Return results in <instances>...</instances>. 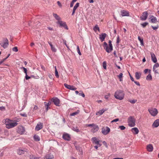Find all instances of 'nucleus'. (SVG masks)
<instances>
[{
  "label": "nucleus",
  "instance_id": "f257e3e1",
  "mask_svg": "<svg viewBox=\"0 0 159 159\" xmlns=\"http://www.w3.org/2000/svg\"><path fill=\"white\" fill-rule=\"evenodd\" d=\"M124 96L125 93L123 90L119 89L115 92L114 96L117 99L122 100L124 99Z\"/></svg>",
  "mask_w": 159,
  "mask_h": 159
},
{
  "label": "nucleus",
  "instance_id": "f03ea898",
  "mask_svg": "<svg viewBox=\"0 0 159 159\" xmlns=\"http://www.w3.org/2000/svg\"><path fill=\"white\" fill-rule=\"evenodd\" d=\"M108 43L109 47H108L107 43L106 42L103 43V47L107 52L110 53L113 50V46L111 43V41L110 40L109 41Z\"/></svg>",
  "mask_w": 159,
  "mask_h": 159
},
{
  "label": "nucleus",
  "instance_id": "7ed1b4c3",
  "mask_svg": "<svg viewBox=\"0 0 159 159\" xmlns=\"http://www.w3.org/2000/svg\"><path fill=\"white\" fill-rule=\"evenodd\" d=\"M128 123L129 126L132 127L134 126L135 125V120L133 116H129L128 120Z\"/></svg>",
  "mask_w": 159,
  "mask_h": 159
},
{
  "label": "nucleus",
  "instance_id": "20e7f679",
  "mask_svg": "<svg viewBox=\"0 0 159 159\" xmlns=\"http://www.w3.org/2000/svg\"><path fill=\"white\" fill-rule=\"evenodd\" d=\"M148 111L151 115L153 116H156L158 113L157 110L156 108L152 107L148 109Z\"/></svg>",
  "mask_w": 159,
  "mask_h": 159
},
{
  "label": "nucleus",
  "instance_id": "39448f33",
  "mask_svg": "<svg viewBox=\"0 0 159 159\" xmlns=\"http://www.w3.org/2000/svg\"><path fill=\"white\" fill-rule=\"evenodd\" d=\"M57 23V24H59L60 25V27H63L66 30L68 29V27L66 24V23L65 22L60 20L58 21Z\"/></svg>",
  "mask_w": 159,
  "mask_h": 159
},
{
  "label": "nucleus",
  "instance_id": "423d86ee",
  "mask_svg": "<svg viewBox=\"0 0 159 159\" xmlns=\"http://www.w3.org/2000/svg\"><path fill=\"white\" fill-rule=\"evenodd\" d=\"M3 44L1 45V46L4 48H6L9 45V42L7 39L6 38H4L3 39Z\"/></svg>",
  "mask_w": 159,
  "mask_h": 159
},
{
  "label": "nucleus",
  "instance_id": "0eeeda50",
  "mask_svg": "<svg viewBox=\"0 0 159 159\" xmlns=\"http://www.w3.org/2000/svg\"><path fill=\"white\" fill-rule=\"evenodd\" d=\"M17 124V121L13 122L11 121L10 123L7 124L6 128L7 129H10L16 126Z\"/></svg>",
  "mask_w": 159,
  "mask_h": 159
},
{
  "label": "nucleus",
  "instance_id": "6e6552de",
  "mask_svg": "<svg viewBox=\"0 0 159 159\" xmlns=\"http://www.w3.org/2000/svg\"><path fill=\"white\" fill-rule=\"evenodd\" d=\"M110 131V129L107 126L105 128H102V133L104 135L108 134Z\"/></svg>",
  "mask_w": 159,
  "mask_h": 159
},
{
  "label": "nucleus",
  "instance_id": "1a4fd4ad",
  "mask_svg": "<svg viewBox=\"0 0 159 159\" xmlns=\"http://www.w3.org/2000/svg\"><path fill=\"white\" fill-rule=\"evenodd\" d=\"M148 15L147 11H145L143 12L142 14V16L140 17V20H146L148 17Z\"/></svg>",
  "mask_w": 159,
  "mask_h": 159
},
{
  "label": "nucleus",
  "instance_id": "9d476101",
  "mask_svg": "<svg viewBox=\"0 0 159 159\" xmlns=\"http://www.w3.org/2000/svg\"><path fill=\"white\" fill-rule=\"evenodd\" d=\"M64 86L68 89L73 90H75L76 89V88L73 85H68L66 84H64Z\"/></svg>",
  "mask_w": 159,
  "mask_h": 159
},
{
  "label": "nucleus",
  "instance_id": "9b49d317",
  "mask_svg": "<svg viewBox=\"0 0 159 159\" xmlns=\"http://www.w3.org/2000/svg\"><path fill=\"white\" fill-rule=\"evenodd\" d=\"M62 138L64 140L67 141H69L70 139V135L67 133L64 134L62 136Z\"/></svg>",
  "mask_w": 159,
  "mask_h": 159
},
{
  "label": "nucleus",
  "instance_id": "f8f14e48",
  "mask_svg": "<svg viewBox=\"0 0 159 159\" xmlns=\"http://www.w3.org/2000/svg\"><path fill=\"white\" fill-rule=\"evenodd\" d=\"M52 100L54 104L56 106H59L60 100L58 98H53Z\"/></svg>",
  "mask_w": 159,
  "mask_h": 159
},
{
  "label": "nucleus",
  "instance_id": "ddd939ff",
  "mask_svg": "<svg viewBox=\"0 0 159 159\" xmlns=\"http://www.w3.org/2000/svg\"><path fill=\"white\" fill-rule=\"evenodd\" d=\"M150 54L152 60L154 63H156L157 61V60L155 54L152 52H151Z\"/></svg>",
  "mask_w": 159,
  "mask_h": 159
},
{
  "label": "nucleus",
  "instance_id": "4468645a",
  "mask_svg": "<svg viewBox=\"0 0 159 159\" xmlns=\"http://www.w3.org/2000/svg\"><path fill=\"white\" fill-rule=\"evenodd\" d=\"M107 34L105 33H102L99 35V38L101 42H103L105 38L106 37Z\"/></svg>",
  "mask_w": 159,
  "mask_h": 159
},
{
  "label": "nucleus",
  "instance_id": "2eb2a0df",
  "mask_svg": "<svg viewBox=\"0 0 159 159\" xmlns=\"http://www.w3.org/2000/svg\"><path fill=\"white\" fill-rule=\"evenodd\" d=\"M99 129V127L98 125H94L91 129V131L93 133H95L97 132Z\"/></svg>",
  "mask_w": 159,
  "mask_h": 159
},
{
  "label": "nucleus",
  "instance_id": "dca6fc26",
  "mask_svg": "<svg viewBox=\"0 0 159 159\" xmlns=\"http://www.w3.org/2000/svg\"><path fill=\"white\" fill-rule=\"evenodd\" d=\"M92 140L93 141V143L97 144L99 147H100L101 146V145L99 143V140H98L96 137H94L92 138Z\"/></svg>",
  "mask_w": 159,
  "mask_h": 159
},
{
  "label": "nucleus",
  "instance_id": "f3484780",
  "mask_svg": "<svg viewBox=\"0 0 159 159\" xmlns=\"http://www.w3.org/2000/svg\"><path fill=\"white\" fill-rule=\"evenodd\" d=\"M121 13L122 16H129V12L127 11L122 10L121 11Z\"/></svg>",
  "mask_w": 159,
  "mask_h": 159
},
{
  "label": "nucleus",
  "instance_id": "a211bd4d",
  "mask_svg": "<svg viewBox=\"0 0 159 159\" xmlns=\"http://www.w3.org/2000/svg\"><path fill=\"white\" fill-rule=\"evenodd\" d=\"M149 19H150L151 22L153 23H156L157 22V19L156 17L153 16H150Z\"/></svg>",
  "mask_w": 159,
  "mask_h": 159
},
{
  "label": "nucleus",
  "instance_id": "6ab92c4d",
  "mask_svg": "<svg viewBox=\"0 0 159 159\" xmlns=\"http://www.w3.org/2000/svg\"><path fill=\"white\" fill-rule=\"evenodd\" d=\"M43 125L42 123L38 124L35 127V129L36 131H39L41 129L43 128Z\"/></svg>",
  "mask_w": 159,
  "mask_h": 159
},
{
  "label": "nucleus",
  "instance_id": "aec40b11",
  "mask_svg": "<svg viewBox=\"0 0 159 159\" xmlns=\"http://www.w3.org/2000/svg\"><path fill=\"white\" fill-rule=\"evenodd\" d=\"M159 126V119H157L156 120L153 124H152V126L153 127L156 128L158 127Z\"/></svg>",
  "mask_w": 159,
  "mask_h": 159
},
{
  "label": "nucleus",
  "instance_id": "412c9836",
  "mask_svg": "<svg viewBox=\"0 0 159 159\" xmlns=\"http://www.w3.org/2000/svg\"><path fill=\"white\" fill-rule=\"evenodd\" d=\"M142 73L141 72H136L135 73V77L138 80L140 79Z\"/></svg>",
  "mask_w": 159,
  "mask_h": 159
},
{
  "label": "nucleus",
  "instance_id": "4be33fe9",
  "mask_svg": "<svg viewBox=\"0 0 159 159\" xmlns=\"http://www.w3.org/2000/svg\"><path fill=\"white\" fill-rule=\"evenodd\" d=\"M131 130L133 133L135 134H138L139 132L138 129L136 127L132 128Z\"/></svg>",
  "mask_w": 159,
  "mask_h": 159
},
{
  "label": "nucleus",
  "instance_id": "5701e85b",
  "mask_svg": "<svg viewBox=\"0 0 159 159\" xmlns=\"http://www.w3.org/2000/svg\"><path fill=\"white\" fill-rule=\"evenodd\" d=\"M153 147L152 144H149L147 146V149L149 152H151L153 151Z\"/></svg>",
  "mask_w": 159,
  "mask_h": 159
},
{
  "label": "nucleus",
  "instance_id": "b1692460",
  "mask_svg": "<svg viewBox=\"0 0 159 159\" xmlns=\"http://www.w3.org/2000/svg\"><path fill=\"white\" fill-rule=\"evenodd\" d=\"M106 111V109H103L97 111L96 113V115L97 116H100L102 115L103 113Z\"/></svg>",
  "mask_w": 159,
  "mask_h": 159
},
{
  "label": "nucleus",
  "instance_id": "393cba45",
  "mask_svg": "<svg viewBox=\"0 0 159 159\" xmlns=\"http://www.w3.org/2000/svg\"><path fill=\"white\" fill-rule=\"evenodd\" d=\"M53 156L51 154L46 155L45 157V159H53Z\"/></svg>",
  "mask_w": 159,
  "mask_h": 159
},
{
  "label": "nucleus",
  "instance_id": "a878e982",
  "mask_svg": "<svg viewBox=\"0 0 159 159\" xmlns=\"http://www.w3.org/2000/svg\"><path fill=\"white\" fill-rule=\"evenodd\" d=\"M48 43L51 47L52 51L53 52H56L57 51V49L53 46L51 42H48Z\"/></svg>",
  "mask_w": 159,
  "mask_h": 159
},
{
  "label": "nucleus",
  "instance_id": "bb28decb",
  "mask_svg": "<svg viewBox=\"0 0 159 159\" xmlns=\"http://www.w3.org/2000/svg\"><path fill=\"white\" fill-rule=\"evenodd\" d=\"M19 133L21 134H23L25 131V128L23 127H21V128H19L18 130Z\"/></svg>",
  "mask_w": 159,
  "mask_h": 159
},
{
  "label": "nucleus",
  "instance_id": "cd10ccee",
  "mask_svg": "<svg viewBox=\"0 0 159 159\" xmlns=\"http://www.w3.org/2000/svg\"><path fill=\"white\" fill-rule=\"evenodd\" d=\"M25 151L24 150H23L20 149H19L17 150V152L18 154L19 155H21L24 154Z\"/></svg>",
  "mask_w": 159,
  "mask_h": 159
},
{
  "label": "nucleus",
  "instance_id": "c85d7f7f",
  "mask_svg": "<svg viewBox=\"0 0 159 159\" xmlns=\"http://www.w3.org/2000/svg\"><path fill=\"white\" fill-rule=\"evenodd\" d=\"M34 139L35 141H39L40 140V137L38 135L35 134L34 136Z\"/></svg>",
  "mask_w": 159,
  "mask_h": 159
},
{
  "label": "nucleus",
  "instance_id": "c756f323",
  "mask_svg": "<svg viewBox=\"0 0 159 159\" xmlns=\"http://www.w3.org/2000/svg\"><path fill=\"white\" fill-rule=\"evenodd\" d=\"M138 39L140 41L141 45L144 46V43L143 38L140 37L139 36L138 37Z\"/></svg>",
  "mask_w": 159,
  "mask_h": 159
},
{
  "label": "nucleus",
  "instance_id": "7c9ffc66",
  "mask_svg": "<svg viewBox=\"0 0 159 159\" xmlns=\"http://www.w3.org/2000/svg\"><path fill=\"white\" fill-rule=\"evenodd\" d=\"M53 16L57 20L60 21L61 20L60 17L57 14L53 13Z\"/></svg>",
  "mask_w": 159,
  "mask_h": 159
},
{
  "label": "nucleus",
  "instance_id": "2f4dec72",
  "mask_svg": "<svg viewBox=\"0 0 159 159\" xmlns=\"http://www.w3.org/2000/svg\"><path fill=\"white\" fill-rule=\"evenodd\" d=\"M146 79L147 80H151L152 79V77L150 73H149L146 77Z\"/></svg>",
  "mask_w": 159,
  "mask_h": 159
},
{
  "label": "nucleus",
  "instance_id": "473e14b6",
  "mask_svg": "<svg viewBox=\"0 0 159 159\" xmlns=\"http://www.w3.org/2000/svg\"><path fill=\"white\" fill-rule=\"evenodd\" d=\"M71 129L77 132H78L80 131L79 129L77 127H72L71 128Z\"/></svg>",
  "mask_w": 159,
  "mask_h": 159
},
{
  "label": "nucleus",
  "instance_id": "72a5a7b5",
  "mask_svg": "<svg viewBox=\"0 0 159 159\" xmlns=\"http://www.w3.org/2000/svg\"><path fill=\"white\" fill-rule=\"evenodd\" d=\"M93 29L95 32L97 31V30H98V31H99V28L98 27L97 25H96L94 26V27L93 28Z\"/></svg>",
  "mask_w": 159,
  "mask_h": 159
},
{
  "label": "nucleus",
  "instance_id": "f704fd0d",
  "mask_svg": "<svg viewBox=\"0 0 159 159\" xmlns=\"http://www.w3.org/2000/svg\"><path fill=\"white\" fill-rule=\"evenodd\" d=\"M118 78L120 79V81H121L123 80V74L122 73H120L119 75H118Z\"/></svg>",
  "mask_w": 159,
  "mask_h": 159
},
{
  "label": "nucleus",
  "instance_id": "c9c22d12",
  "mask_svg": "<svg viewBox=\"0 0 159 159\" xmlns=\"http://www.w3.org/2000/svg\"><path fill=\"white\" fill-rule=\"evenodd\" d=\"M79 112L80 111L79 110H77L76 111L70 114V116H75L78 114L79 113Z\"/></svg>",
  "mask_w": 159,
  "mask_h": 159
},
{
  "label": "nucleus",
  "instance_id": "e433bc0d",
  "mask_svg": "<svg viewBox=\"0 0 159 159\" xmlns=\"http://www.w3.org/2000/svg\"><path fill=\"white\" fill-rule=\"evenodd\" d=\"M55 75L57 78L59 77V75H58V72L57 70L56 66H55Z\"/></svg>",
  "mask_w": 159,
  "mask_h": 159
},
{
  "label": "nucleus",
  "instance_id": "4c0bfd02",
  "mask_svg": "<svg viewBox=\"0 0 159 159\" xmlns=\"http://www.w3.org/2000/svg\"><path fill=\"white\" fill-rule=\"evenodd\" d=\"M158 67H159V64L158 63H156V64H155L153 66V70H154L155 69H156V68Z\"/></svg>",
  "mask_w": 159,
  "mask_h": 159
},
{
  "label": "nucleus",
  "instance_id": "58836bf2",
  "mask_svg": "<svg viewBox=\"0 0 159 159\" xmlns=\"http://www.w3.org/2000/svg\"><path fill=\"white\" fill-rule=\"evenodd\" d=\"M44 103L46 107V111H47L48 110L49 107V103L48 102V103H47L46 102H45Z\"/></svg>",
  "mask_w": 159,
  "mask_h": 159
},
{
  "label": "nucleus",
  "instance_id": "ea45409f",
  "mask_svg": "<svg viewBox=\"0 0 159 159\" xmlns=\"http://www.w3.org/2000/svg\"><path fill=\"white\" fill-rule=\"evenodd\" d=\"M79 2H77L74 7L73 10H75V11L77 8L79 7Z\"/></svg>",
  "mask_w": 159,
  "mask_h": 159
},
{
  "label": "nucleus",
  "instance_id": "a19ab883",
  "mask_svg": "<svg viewBox=\"0 0 159 159\" xmlns=\"http://www.w3.org/2000/svg\"><path fill=\"white\" fill-rule=\"evenodd\" d=\"M103 67L105 70L107 69V63L106 61H104L102 63Z\"/></svg>",
  "mask_w": 159,
  "mask_h": 159
},
{
  "label": "nucleus",
  "instance_id": "79ce46f5",
  "mask_svg": "<svg viewBox=\"0 0 159 159\" xmlns=\"http://www.w3.org/2000/svg\"><path fill=\"white\" fill-rule=\"evenodd\" d=\"M12 121V120H10L9 119H6L5 120V123L6 125H7V124H8L10 123Z\"/></svg>",
  "mask_w": 159,
  "mask_h": 159
},
{
  "label": "nucleus",
  "instance_id": "37998d69",
  "mask_svg": "<svg viewBox=\"0 0 159 159\" xmlns=\"http://www.w3.org/2000/svg\"><path fill=\"white\" fill-rule=\"evenodd\" d=\"M148 23L147 22H145L141 24V25L143 28H145L147 25H148Z\"/></svg>",
  "mask_w": 159,
  "mask_h": 159
},
{
  "label": "nucleus",
  "instance_id": "c03bdc74",
  "mask_svg": "<svg viewBox=\"0 0 159 159\" xmlns=\"http://www.w3.org/2000/svg\"><path fill=\"white\" fill-rule=\"evenodd\" d=\"M21 69H23L24 72L25 73V75L27 74V69L23 67H20Z\"/></svg>",
  "mask_w": 159,
  "mask_h": 159
},
{
  "label": "nucleus",
  "instance_id": "a18cd8bd",
  "mask_svg": "<svg viewBox=\"0 0 159 159\" xmlns=\"http://www.w3.org/2000/svg\"><path fill=\"white\" fill-rule=\"evenodd\" d=\"M129 102L132 104H134L137 102V100L134 99L133 100H130L129 101Z\"/></svg>",
  "mask_w": 159,
  "mask_h": 159
},
{
  "label": "nucleus",
  "instance_id": "49530a36",
  "mask_svg": "<svg viewBox=\"0 0 159 159\" xmlns=\"http://www.w3.org/2000/svg\"><path fill=\"white\" fill-rule=\"evenodd\" d=\"M77 52H78V53L79 54V55H81V53L80 52V48H79L78 46H77Z\"/></svg>",
  "mask_w": 159,
  "mask_h": 159
},
{
  "label": "nucleus",
  "instance_id": "de8ad7c7",
  "mask_svg": "<svg viewBox=\"0 0 159 159\" xmlns=\"http://www.w3.org/2000/svg\"><path fill=\"white\" fill-rule=\"evenodd\" d=\"M12 50L15 52H17L18 51V49L16 47H15L12 48Z\"/></svg>",
  "mask_w": 159,
  "mask_h": 159
},
{
  "label": "nucleus",
  "instance_id": "09e8293b",
  "mask_svg": "<svg viewBox=\"0 0 159 159\" xmlns=\"http://www.w3.org/2000/svg\"><path fill=\"white\" fill-rule=\"evenodd\" d=\"M148 71H149V73H151V70L148 69H145L144 70V72L145 74H146Z\"/></svg>",
  "mask_w": 159,
  "mask_h": 159
},
{
  "label": "nucleus",
  "instance_id": "8fccbe9b",
  "mask_svg": "<svg viewBox=\"0 0 159 159\" xmlns=\"http://www.w3.org/2000/svg\"><path fill=\"white\" fill-rule=\"evenodd\" d=\"M110 96V93H108L107 95H106L105 96L104 98L106 99H108Z\"/></svg>",
  "mask_w": 159,
  "mask_h": 159
},
{
  "label": "nucleus",
  "instance_id": "3c124183",
  "mask_svg": "<svg viewBox=\"0 0 159 159\" xmlns=\"http://www.w3.org/2000/svg\"><path fill=\"white\" fill-rule=\"evenodd\" d=\"M151 27L154 30H157L159 27V26L158 25H157L156 26H151Z\"/></svg>",
  "mask_w": 159,
  "mask_h": 159
},
{
  "label": "nucleus",
  "instance_id": "603ef678",
  "mask_svg": "<svg viewBox=\"0 0 159 159\" xmlns=\"http://www.w3.org/2000/svg\"><path fill=\"white\" fill-rule=\"evenodd\" d=\"M119 128L121 130H123L125 129V127L123 125L120 126H119Z\"/></svg>",
  "mask_w": 159,
  "mask_h": 159
},
{
  "label": "nucleus",
  "instance_id": "864d4df0",
  "mask_svg": "<svg viewBox=\"0 0 159 159\" xmlns=\"http://www.w3.org/2000/svg\"><path fill=\"white\" fill-rule=\"evenodd\" d=\"M63 43H64V44H65V45L66 47L67 48V49H70V48H69V47L66 44V40H63Z\"/></svg>",
  "mask_w": 159,
  "mask_h": 159
},
{
  "label": "nucleus",
  "instance_id": "5fc2aeb1",
  "mask_svg": "<svg viewBox=\"0 0 159 159\" xmlns=\"http://www.w3.org/2000/svg\"><path fill=\"white\" fill-rule=\"evenodd\" d=\"M95 124L93 123L91 124H87V127H92V128L94 126Z\"/></svg>",
  "mask_w": 159,
  "mask_h": 159
},
{
  "label": "nucleus",
  "instance_id": "6e6d98bb",
  "mask_svg": "<svg viewBox=\"0 0 159 159\" xmlns=\"http://www.w3.org/2000/svg\"><path fill=\"white\" fill-rule=\"evenodd\" d=\"M20 115H21V116H22L25 117L27 116V115L25 113H20Z\"/></svg>",
  "mask_w": 159,
  "mask_h": 159
},
{
  "label": "nucleus",
  "instance_id": "4d7b16f0",
  "mask_svg": "<svg viewBox=\"0 0 159 159\" xmlns=\"http://www.w3.org/2000/svg\"><path fill=\"white\" fill-rule=\"evenodd\" d=\"M120 38L119 36H118L117 38V40H116V43L117 44H118L120 42Z\"/></svg>",
  "mask_w": 159,
  "mask_h": 159
},
{
  "label": "nucleus",
  "instance_id": "13d9d810",
  "mask_svg": "<svg viewBox=\"0 0 159 159\" xmlns=\"http://www.w3.org/2000/svg\"><path fill=\"white\" fill-rule=\"evenodd\" d=\"M25 78L26 80H28L29 79H30L31 78V77L28 76V75L27 74V75H25Z\"/></svg>",
  "mask_w": 159,
  "mask_h": 159
},
{
  "label": "nucleus",
  "instance_id": "bf43d9fd",
  "mask_svg": "<svg viewBox=\"0 0 159 159\" xmlns=\"http://www.w3.org/2000/svg\"><path fill=\"white\" fill-rule=\"evenodd\" d=\"M102 143L105 146L106 148H107L108 147V146H107V143L105 141H103Z\"/></svg>",
  "mask_w": 159,
  "mask_h": 159
},
{
  "label": "nucleus",
  "instance_id": "052dcab7",
  "mask_svg": "<svg viewBox=\"0 0 159 159\" xmlns=\"http://www.w3.org/2000/svg\"><path fill=\"white\" fill-rule=\"evenodd\" d=\"M79 95L80 96H82L83 98H84L85 97V95H84V93H79Z\"/></svg>",
  "mask_w": 159,
  "mask_h": 159
},
{
  "label": "nucleus",
  "instance_id": "680f3d73",
  "mask_svg": "<svg viewBox=\"0 0 159 159\" xmlns=\"http://www.w3.org/2000/svg\"><path fill=\"white\" fill-rule=\"evenodd\" d=\"M38 107L37 106L35 105L33 108V111H35L38 109Z\"/></svg>",
  "mask_w": 159,
  "mask_h": 159
},
{
  "label": "nucleus",
  "instance_id": "e2e57ef3",
  "mask_svg": "<svg viewBox=\"0 0 159 159\" xmlns=\"http://www.w3.org/2000/svg\"><path fill=\"white\" fill-rule=\"evenodd\" d=\"M134 82L138 86H140V84L139 82L134 81Z\"/></svg>",
  "mask_w": 159,
  "mask_h": 159
},
{
  "label": "nucleus",
  "instance_id": "0e129e2a",
  "mask_svg": "<svg viewBox=\"0 0 159 159\" xmlns=\"http://www.w3.org/2000/svg\"><path fill=\"white\" fill-rule=\"evenodd\" d=\"M58 5L60 7H62V5L61 4V3H60V2L59 1H58L57 2Z\"/></svg>",
  "mask_w": 159,
  "mask_h": 159
},
{
  "label": "nucleus",
  "instance_id": "69168bd1",
  "mask_svg": "<svg viewBox=\"0 0 159 159\" xmlns=\"http://www.w3.org/2000/svg\"><path fill=\"white\" fill-rule=\"evenodd\" d=\"M119 120V119L118 118H116V119L114 120H113L111 122H117Z\"/></svg>",
  "mask_w": 159,
  "mask_h": 159
},
{
  "label": "nucleus",
  "instance_id": "338daca9",
  "mask_svg": "<svg viewBox=\"0 0 159 159\" xmlns=\"http://www.w3.org/2000/svg\"><path fill=\"white\" fill-rule=\"evenodd\" d=\"M74 2H73V1H72L70 4V7H73L74 4Z\"/></svg>",
  "mask_w": 159,
  "mask_h": 159
},
{
  "label": "nucleus",
  "instance_id": "774afa93",
  "mask_svg": "<svg viewBox=\"0 0 159 159\" xmlns=\"http://www.w3.org/2000/svg\"><path fill=\"white\" fill-rule=\"evenodd\" d=\"M34 156L33 155H30V159H34Z\"/></svg>",
  "mask_w": 159,
  "mask_h": 159
}]
</instances>
